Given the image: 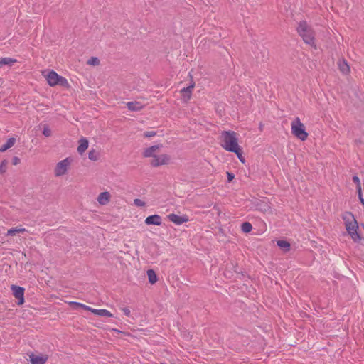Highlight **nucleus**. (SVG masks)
<instances>
[{"label": "nucleus", "instance_id": "9", "mask_svg": "<svg viewBox=\"0 0 364 364\" xmlns=\"http://www.w3.org/2000/svg\"><path fill=\"white\" fill-rule=\"evenodd\" d=\"M29 360L31 364H45L48 359L47 354L43 353H30L28 354Z\"/></svg>", "mask_w": 364, "mask_h": 364}, {"label": "nucleus", "instance_id": "12", "mask_svg": "<svg viewBox=\"0 0 364 364\" xmlns=\"http://www.w3.org/2000/svg\"><path fill=\"white\" fill-rule=\"evenodd\" d=\"M111 193L108 191L100 193L97 197V201L100 205H107L111 201Z\"/></svg>", "mask_w": 364, "mask_h": 364}, {"label": "nucleus", "instance_id": "36", "mask_svg": "<svg viewBox=\"0 0 364 364\" xmlns=\"http://www.w3.org/2000/svg\"><path fill=\"white\" fill-rule=\"evenodd\" d=\"M12 163L14 165H17L20 163V159L17 156H14L12 159Z\"/></svg>", "mask_w": 364, "mask_h": 364}, {"label": "nucleus", "instance_id": "19", "mask_svg": "<svg viewBox=\"0 0 364 364\" xmlns=\"http://www.w3.org/2000/svg\"><path fill=\"white\" fill-rule=\"evenodd\" d=\"M88 158L91 161H96L100 159V152L92 149L89 151Z\"/></svg>", "mask_w": 364, "mask_h": 364}, {"label": "nucleus", "instance_id": "29", "mask_svg": "<svg viewBox=\"0 0 364 364\" xmlns=\"http://www.w3.org/2000/svg\"><path fill=\"white\" fill-rule=\"evenodd\" d=\"M68 304L73 306L74 309L80 308L82 306V303L76 302V301H68Z\"/></svg>", "mask_w": 364, "mask_h": 364}, {"label": "nucleus", "instance_id": "37", "mask_svg": "<svg viewBox=\"0 0 364 364\" xmlns=\"http://www.w3.org/2000/svg\"><path fill=\"white\" fill-rule=\"evenodd\" d=\"M270 209H271V208H270L269 207H267V208H264L262 211H263V212H264V213H266V212L269 211V210H270Z\"/></svg>", "mask_w": 364, "mask_h": 364}, {"label": "nucleus", "instance_id": "7", "mask_svg": "<svg viewBox=\"0 0 364 364\" xmlns=\"http://www.w3.org/2000/svg\"><path fill=\"white\" fill-rule=\"evenodd\" d=\"M73 160L71 157H67L58 161L54 168V176L57 178L62 177L68 174Z\"/></svg>", "mask_w": 364, "mask_h": 364}, {"label": "nucleus", "instance_id": "2", "mask_svg": "<svg viewBox=\"0 0 364 364\" xmlns=\"http://www.w3.org/2000/svg\"><path fill=\"white\" fill-rule=\"evenodd\" d=\"M161 144L153 145L144 149L142 156L149 159V164L153 167H159L170 164L171 157L169 154L162 151Z\"/></svg>", "mask_w": 364, "mask_h": 364}, {"label": "nucleus", "instance_id": "24", "mask_svg": "<svg viewBox=\"0 0 364 364\" xmlns=\"http://www.w3.org/2000/svg\"><path fill=\"white\" fill-rule=\"evenodd\" d=\"M252 229V226L250 223L249 222H245L241 225V230L245 233H248L251 232Z\"/></svg>", "mask_w": 364, "mask_h": 364}, {"label": "nucleus", "instance_id": "34", "mask_svg": "<svg viewBox=\"0 0 364 364\" xmlns=\"http://www.w3.org/2000/svg\"><path fill=\"white\" fill-rule=\"evenodd\" d=\"M227 176H228V181L229 182H231L235 178L234 174H232V173H230V172H227Z\"/></svg>", "mask_w": 364, "mask_h": 364}, {"label": "nucleus", "instance_id": "8", "mask_svg": "<svg viewBox=\"0 0 364 364\" xmlns=\"http://www.w3.org/2000/svg\"><path fill=\"white\" fill-rule=\"evenodd\" d=\"M11 289L14 297L18 299V305H22L24 303V288L16 285H11Z\"/></svg>", "mask_w": 364, "mask_h": 364}, {"label": "nucleus", "instance_id": "6", "mask_svg": "<svg viewBox=\"0 0 364 364\" xmlns=\"http://www.w3.org/2000/svg\"><path fill=\"white\" fill-rule=\"evenodd\" d=\"M291 130L292 134L301 141H304L307 139L309 134L306 131L305 125L301 122L299 117H296L292 120Z\"/></svg>", "mask_w": 364, "mask_h": 364}, {"label": "nucleus", "instance_id": "11", "mask_svg": "<svg viewBox=\"0 0 364 364\" xmlns=\"http://www.w3.org/2000/svg\"><path fill=\"white\" fill-rule=\"evenodd\" d=\"M168 218L170 221L177 225H180L184 223L189 221V218L186 215H178L177 214L171 213L168 215Z\"/></svg>", "mask_w": 364, "mask_h": 364}, {"label": "nucleus", "instance_id": "26", "mask_svg": "<svg viewBox=\"0 0 364 364\" xmlns=\"http://www.w3.org/2000/svg\"><path fill=\"white\" fill-rule=\"evenodd\" d=\"M87 63L89 65L97 66L100 65V60L97 57H91Z\"/></svg>", "mask_w": 364, "mask_h": 364}, {"label": "nucleus", "instance_id": "21", "mask_svg": "<svg viewBox=\"0 0 364 364\" xmlns=\"http://www.w3.org/2000/svg\"><path fill=\"white\" fill-rule=\"evenodd\" d=\"M147 277H148L149 282L151 284H154L157 282V276L154 270H152V269L148 270L147 271Z\"/></svg>", "mask_w": 364, "mask_h": 364}, {"label": "nucleus", "instance_id": "23", "mask_svg": "<svg viewBox=\"0 0 364 364\" xmlns=\"http://www.w3.org/2000/svg\"><path fill=\"white\" fill-rule=\"evenodd\" d=\"M277 243V245L284 251H289L290 249V243L286 240H278Z\"/></svg>", "mask_w": 364, "mask_h": 364}, {"label": "nucleus", "instance_id": "10", "mask_svg": "<svg viewBox=\"0 0 364 364\" xmlns=\"http://www.w3.org/2000/svg\"><path fill=\"white\" fill-rule=\"evenodd\" d=\"M194 87L195 82L192 81L190 85H188L187 87H184L182 90H181L180 93L181 96V100L184 102H188L191 100Z\"/></svg>", "mask_w": 364, "mask_h": 364}, {"label": "nucleus", "instance_id": "20", "mask_svg": "<svg viewBox=\"0 0 364 364\" xmlns=\"http://www.w3.org/2000/svg\"><path fill=\"white\" fill-rule=\"evenodd\" d=\"M16 59L11 58H2L0 59V66L8 65H12L15 63H16Z\"/></svg>", "mask_w": 364, "mask_h": 364}, {"label": "nucleus", "instance_id": "22", "mask_svg": "<svg viewBox=\"0 0 364 364\" xmlns=\"http://www.w3.org/2000/svg\"><path fill=\"white\" fill-rule=\"evenodd\" d=\"M26 232V229L22 228H11L8 230L6 235L9 236H14L16 234Z\"/></svg>", "mask_w": 364, "mask_h": 364}, {"label": "nucleus", "instance_id": "32", "mask_svg": "<svg viewBox=\"0 0 364 364\" xmlns=\"http://www.w3.org/2000/svg\"><path fill=\"white\" fill-rule=\"evenodd\" d=\"M121 310L122 311V312L127 316H130V314H131V311L129 310V309L128 307H124V308H122Z\"/></svg>", "mask_w": 364, "mask_h": 364}, {"label": "nucleus", "instance_id": "38", "mask_svg": "<svg viewBox=\"0 0 364 364\" xmlns=\"http://www.w3.org/2000/svg\"><path fill=\"white\" fill-rule=\"evenodd\" d=\"M112 331H115V332H117V333H122V331H121L117 330V329H115V328L112 329ZM122 333H124L122 332Z\"/></svg>", "mask_w": 364, "mask_h": 364}, {"label": "nucleus", "instance_id": "3", "mask_svg": "<svg viewBox=\"0 0 364 364\" xmlns=\"http://www.w3.org/2000/svg\"><path fill=\"white\" fill-rule=\"evenodd\" d=\"M297 32L304 43L316 50L315 33L306 21H301L297 27Z\"/></svg>", "mask_w": 364, "mask_h": 364}, {"label": "nucleus", "instance_id": "13", "mask_svg": "<svg viewBox=\"0 0 364 364\" xmlns=\"http://www.w3.org/2000/svg\"><path fill=\"white\" fill-rule=\"evenodd\" d=\"M144 223L147 225H156L159 226L162 224V218L159 215H152L146 218Z\"/></svg>", "mask_w": 364, "mask_h": 364}, {"label": "nucleus", "instance_id": "5", "mask_svg": "<svg viewBox=\"0 0 364 364\" xmlns=\"http://www.w3.org/2000/svg\"><path fill=\"white\" fill-rule=\"evenodd\" d=\"M43 75L46 79L48 84L50 87H55L56 85H60L65 87H69L70 85L67 79L63 76L59 75L54 70L51 71H43Z\"/></svg>", "mask_w": 364, "mask_h": 364}, {"label": "nucleus", "instance_id": "17", "mask_svg": "<svg viewBox=\"0 0 364 364\" xmlns=\"http://www.w3.org/2000/svg\"><path fill=\"white\" fill-rule=\"evenodd\" d=\"M92 313L95 315L100 316H105V317H112L113 316V314L107 309H94L93 310H92Z\"/></svg>", "mask_w": 364, "mask_h": 364}, {"label": "nucleus", "instance_id": "15", "mask_svg": "<svg viewBox=\"0 0 364 364\" xmlns=\"http://www.w3.org/2000/svg\"><path fill=\"white\" fill-rule=\"evenodd\" d=\"M339 70L344 75H348L350 73V67L345 60H341L338 63Z\"/></svg>", "mask_w": 364, "mask_h": 364}, {"label": "nucleus", "instance_id": "33", "mask_svg": "<svg viewBox=\"0 0 364 364\" xmlns=\"http://www.w3.org/2000/svg\"><path fill=\"white\" fill-rule=\"evenodd\" d=\"M358 197H359L360 203L363 205H364V199L363 198V196H362L361 187H359V190H358Z\"/></svg>", "mask_w": 364, "mask_h": 364}, {"label": "nucleus", "instance_id": "31", "mask_svg": "<svg viewBox=\"0 0 364 364\" xmlns=\"http://www.w3.org/2000/svg\"><path fill=\"white\" fill-rule=\"evenodd\" d=\"M353 181L357 185V190H359V187H361L360 181L359 178L357 176H354L353 177Z\"/></svg>", "mask_w": 364, "mask_h": 364}, {"label": "nucleus", "instance_id": "25", "mask_svg": "<svg viewBox=\"0 0 364 364\" xmlns=\"http://www.w3.org/2000/svg\"><path fill=\"white\" fill-rule=\"evenodd\" d=\"M8 161L4 159L0 164V173L4 174L7 171Z\"/></svg>", "mask_w": 364, "mask_h": 364}, {"label": "nucleus", "instance_id": "30", "mask_svg": "<svg viewBox=\"0 0 364 364\" xmlns=\"http://www.w3.org/2000/svg\"><path fill=\"white\" fill-rule=\"evenodd\" d=\"M43 134L46 136H50L51 135V130L48 127H45L43 130Z\"/></svg>", "mask_w": 364, "mask_h": 364}, {"label": "nucleus", "instance_id": "35", "mask_svg": "<svg viewBox=\"0 0 364 364\" xmlns=\"http://www.w3.org/2000/svg\"><path fill=\"white\" fill-rule=\"evenodd\" d=\"M80 308H82L83 309L87 310V311H90V312H92V310H93V309H94L93 308L90 307V306H87V305H85V304H82V306H80Z\"/></svg>", "mask_w": 364, "mask_h": 364}, {"label": "nucleus", "instance_id": "27", "mask_svg": "<svg viewBox=\"0 0 364 364\" xmlns=\"http://www.w3.org/2000/svg\"><path fill=\"white\" fill-rule=\"evenodd\" d=\"M134 204L137 207H144L146 206V203L141 199L136 198L134 200Z\"/></svg>", "mask_w": 364, "mask_h": 364}, {"label": "nucleus", "instance_id": "1", "mask_svg": "<svg viewBox=\"0 0 364 364\" xmlns=\"http://www.w3.org/2000/svg\"><path fill=\"white\" fill-rule=\"evenodd\" d=\"M219 143L223 149L235 154L242 164L245 163V159L242 156V148L239 144L237 133L231 130L223 131L219 136Z\"/></svg>", "mask_w": 364, "mask_h": 364}, {"label": "nucleus", "instance_id": "14", "mask_svg": "<svg viewBox=\"0 0 364 364\" xmlns=\"http://www.w3.org/2000/svg\"><path fill=\"white\" fill-rule=\"evenodd\" d=\"M78 143H79V145H78V147H77V151H78L79 154H82L88 148L89 142H88V140L86 138L82 137V138H81L79 140Z\"/></svg>", "mask_w": 364, "mask_h": 364}, {"label": "nucleus", "instance_id": "4", "mask_svg": "<svg viewBox=\"0 0 364 364\" xmlns=\"http://www.w3.org/2000/svg\"><path fill=\"white\" fill-rule=\"evenodd\" d=\"M343 219L345 223L346 230L355 242H358L360 240V235L358 233V225L354 215L349 213H345L343 215Z\"/></svg>", "mask_w": 364, "mask_h": 364}, {"label": "nucleus", "instance_id": "16", "mask_svg": "<svg viewBox=\"0 0 364 364\" xmlns=\"http://www.w3.org/2000/svg\"><path fill=\"white\" fill-rule=\"evenodd\" d=\"M16 143V138L11 137L9 138L6 142L0 146V152H4L9 149L11 148Z\"/></svg>", "mask_w": 364, "mask_h": 364}, {"label": "nucleus", "instance_id": "28", "mask_svg": "<svg viewBox=\"0 0 364 364\" xmlns=\"http://www.w3.org/2000/svg\"><path fill=\"white\" fill-rule=\"evenodd\" d=\"M144 136L146 138H150L155 136L156 135V133L154 131H147L144 133Z\"/></svg>", "mask_w": 364, "mask_h": 364}, {"label": "nucleus", "instance_id": "18", "mask_svg": "<svg viewBox=\"0 0 364 364\" xmlns=\"http://www.w3.org/2000/svg\"><path fill=\"white\" fill-rule=\"evenodd\" d=\"M127 106L132 111H139L143 108V105L139 102H127Z\"/></svg>", "mask_w": 364, "mask_h": 364}]
</instances>
